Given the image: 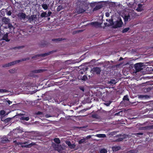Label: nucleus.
<instances>
[{
  "instance_id": "obj_1",
  "label": "nucleus",
  "mask_w": 153,
  "mask_h": 153,
  "mask_svg": "<svg viewBox=\"0 0 153 153\" xmlns=\"http://www.w3.org/2000/svg\"><path fill=\"white\" fill-rule=\"evenodd\" d=\"M86 10L85 4L82 3L78 4L75 10V13L77 14L82 13Z\"/></svg>"
},
{
  "instance_id": "obj_2",
  "label": "nucleus",
  "mask_w": 153,
  "mask_h": 153,
  "mask_svg": "<svg viewBox=\"0 0 153 153\" xmlns=\"http://www.w3.org/2000/svg\"><path fill=\"white\" fill-rule=\"evenodd\" d=\"M30 59V58L29 57L26 58H24L20 60H17L15 61H13L12 62L9 63L7 64H5L4 65H3L2 66L3 67L5 68L6 67H8L10 66H11L12 65H14L17 63H19V62L23 61H25L26 60H29Z\"/></svg>"
},
{
  "instance_id": "obj_3",
  "label": "nucleus",
  "mask_w": 153,
  "mask_h": 153,
  "mask_svg": "<svg viewBox=\"0 0 153 153\" xmlns=\"http://www.w3.org/2000/svg\"><path fill=\"white\" fill-rule=\"evenodd\" d=\"M123 24L122 20L120 19L119 20H117L114 22L113 25V27L116 29L118 27H121Z\"/></svg>"
},
{
  "instance_id": "obj_4",
  "label": "nucleus",
  "mask_w": 153,
  "mask_h": 153,
  "mask_svg": "<svg viewBox=\"0 0 153 153\" xmlns=\"http://www.w3.org/2000/svg\"><path fill=\"white\" fill-rule=\"evenodd\" d=\"M54 52V51H51L47 53H45L42 54H38L32 56L31 58L32 59H33L36 58L40 56L45 57L50 54H51Z\"/></svg>"
},
{
  "instance_id": "obj_5",
  "label": "nucleus",
  "mask_w": 153,
  "mask_h": 153,
  "mask_svg": "<svg viewBox=\"0 0 153 153\" xmlns=\"http://www.w3.org/2000/svg\"><path fill=\"white\" fill-rule=\"evenodd\" d=\"M143 65V64L141 62L138 63L134 65V68L136 72H139L142 70Z\"/></svg>"
},
{
  "instance_id": "obj_6",
  "label": "nucleus",
  "mask_w": 153,
  "mask_h": 153,
  "mask_svg": "<svg viewBox=\"0 0 153 153\" xmlns=\"http://www.w3.org/2000/svg\"><path fill=\"white\" fill-rule=\"evenodd\" d=\"M45 71V70L43 69H40L38 70H35L32 71H30V73L29 74V76L30 77L33 76V75L32 74V73H42Z\"/></svg>"
},
{
  "instance_id": "obj_7",
  "label": "nucleus",
  "mask_w": 153,
  "mask_h": 153,
  "mask_svg": "<svg viewBox=\"0 0 153 153\" xmlns=\"http://www.w3.org/2000/svg\"><path fill=\"white\" fill-rule=\"evenodd\" d=\"M17 16L21 19H24L26 17V14L23 13H19Z\"/></svg>"
},
{
  "instance_id": "obj_8",
  "label": "nucleus",
  "mask_w": 153,
  "mask_h": 153,
  "mask_svg": "<svg viewBox=\"0 0 153 153\" xmlns=\"http://www.w3.org/2000/svg\"><path fill=\"white\" fill-rule=\"evenodd\" d=\"M27 18L28 20L31 22L33 20H35V19H37L36 15H33L30 16H29L27 17Z\"/></svg>"
},
{
  "instance_id": "obj_9",
  "label": "nucleus",
  "mask_w": 153,
  "mask_h": 153,
  "mask_svg": "<svg viewBox=\"0 0 153 153\" xmlns=\"http://www.w3.org/2000/svg\"><path fill=\"white\" fill-rule=\"evenodd\" d=\"M9 140L8 138L6 137L1 138V142L2 143H5L7 142H9Z\"/></svg>"
},
{
  "instance_id": "obj_10",
  "label": "nucleus",
  "mask_w": 153,
  "mask_h": 153,
  "mask_svg": "<svg viewBox=\"0 0 153 153\" xmlns=\"http://www.w3.org/2000/svg\"><path fill=\"white\" fill-rule=\"evenodd\" d=\"M5 41L6 42H9L10 40L8 39V34L7 33L4 35L2 37V38L1 39Z\"/></svg>"
},
{
  "instance_id": "obj_11",
  "label": "nucleus",
  "mask_w": 153,
  "mask_h": 153,
  "mask_svg": "<svg viewBox=\"0 0 153 153\" xmlns=\"http://www.w3.org/2000/svg\"><path fill=\"white\" fill-rule=\"evenodd\" d=\"M93 71L97 74H100L101 72L100 68L98 67L94 68L93 69Z\"/></svg>"
},
{
  "instance_id": "obj_12",
  "label": "nucleus",
  "mask_w": 153,
  "mask_h": 153,
  "mask_svg": "<svg viewBox=\"0 0 153 153\" xmlns=\"http://www.w3.org/2000/svg\"><path fill=\"white\" fill-rule=\"evenodd\" d=\"M66 39H65V38H57V39H52V41L57 42L62 41V40H65Z\"/></svg>"
},
{
  "instance_id": "obj_13",
  "label": "nucleus",
  "mask_w": 153,
  "mask_h": 153,
  "mask_svg": "<svg viewBox=\"0 0 153 153\" xmlns=\"http://www.w3.org/2000/svg\"><path fill=\"white\" fill-rule=\"evenodd\" d=\"M2 21L5 24H8L10 22V19L8 18L4 17L2 19Z\"/></svg>"
},
{
  "instance_id": "obj_14",
  "label": "nucleus",
  "mask_w": 153,
  "mask_h": 153,
  "mask_svg": "<svg viewBox=\"0 0 153 153\" xmlns=\"http://www.w3.org/2000/svg\"><path fill=\"white\" fill-rule=\"evenodd\" d=\"M108 22L109 23V24H108L107 26L109 27L113 25L114 24L113 19H109Z\"/></svg>"
},
{
  "instance_id": "obj_15",
  "label": "nucleus",
  "mask_w": 153,
  "mask_h": 153,
  "mask_svg": "<svg viewBox=\"0 0 153 153\" xmlns=\"http://www.w3.org/2000/svg\"><path fill=\"white\" fill-rule=\"evenodd\" d=\"M120 147L119 146H113L112 147V149L113 151H116L119 150Z\"/></svg>"
},
{
  "instance_id": "obj_16",
  "label": "nucleus",
  "mask_w": 153,
  "mask_h": 153,
  "mask_svg": "<svg viewBox=\"0 0 153 153\" xmlns=\"http://www.w3.org/2000/svg\"><path fill=\"white\" fill-rule=\"evenodd\" d=\"M66 143L68 144V145L71 148H74L75 145L74 144H72L71 142L69 141H67L66 142Z\"/></svg>"
},
{
  "instance_id": "obj_17",
  "label": "nucleus",
  "mask_w": 153,
  "mask_h": 153,
  "mask_svg": "<svg viewBox=\"0 0 153 153\" xmlns=\"http://www.w3.org/2000/svg\"><path fill=\"white\" fill-rule=\"evenodd\" d=\"M96 136L97 137L101 138V137H106V135L104 134H97Z\"/></svg>"
},
{
  "instance_id": "obj_18",
  "label": "nucleus",
  "mask_w": 153,
  "mask_h": 153,
  "mask_svg": "<svg viewBox=\"0 0 153 153\" xmlns=\"http://www.w3.org/2000/svg\"><path fill=\"white\" fill-rule=\"evenodd\" d=\"M42 7L44 10H46L48 9V6L46 4H42Z\"/></svg>"
},
{
  "instance_id": "obj_19",
  "label": "nucleus",
  "mask_w": 153,
  "mask_h": 153,
  "mask_svg": "<svg viewBox=\"0 0 153 153\" xmlns=\"http://www.w3.org/2000/svg\"><path fill=\"white\" fill-rule=\"evenodd\" d=\"M102 7V5H97L96 7L94 8V10H96L99 9L101 8Z\"/></svg>"
},
{
  "instance_id": "obj_20",
  "label": "nucleus",
  "mask_w": 153,
  "mask_h": 153,
  "mask_svg": "<svg viewBox=\"0 0 153 153\" xmlns=\"http://www.w3.org/2000/svg\"><path fill=\"white\" fill-rule=\"evenodd\" d=\"M130 16L129 15H128L127 16H125L124 17V21L125 22H126L127 21L128 19H130Z\"/></svg>"
},
{
  "instance_id": "obj_21",
  "label": "nucleus",
  "mask_w": 153,
  "mask_h": 153,
  "mask_svg": "<svg viewBox=\"0 0 153 153\" xmlns=\"http://www.w3.org/2000/svg\"><path fill=\"white\" fill-rule=\"evenodd\" d=\"M29 118L28 117H22L20 119L21 120L28 121L29 120Z\"/></svg>"
},
{
  "instance_id": "obj_22",
  "label": "nucleus",
  "mask_w": 153,
  "mask_h": 153,
  "mask_svg": "<svg viewBox=\"0 0 153 153\" xmlns=\"http://www.w3.org/2000/svg\"><path fill=\"white\" fill-rule=\"evenodd\" d=\"M54 141L57 144H59L60 143V141L59 138H56L54 139Z\"/></svg>"
},
{
  "instance_id": "obj_23",
  "label": "nucleus",
  "mask_w": 153,
  "mask_h": 153,
  "mask_svg": "<svg viewBox=\"0 0 153 153\" xmlns=\"http://www.w3.org/2000/svg\"><path fill=\"white\" fill-rule=\"evenodd\" d=\"M2 39L0 40V45L1 46H4L5 43V42L3 41Z\"/></svg>"
},
{
  "instance_id": "obj_24",
  "label": "nucleus",
  "mask_w": 153,
  "mask_h": 153,
  "mask_svg": "<svg viewBox=\"0 0 153 153\" xmlns=\"http://www.w3.org/2000/svg\"><path fill=\"white\" fill-rule=\"evenodd\" d=\"M46 12H44L41 13V16L42 18L46 17Z\"/></svg>"
},
{
  "instance_id": "obj_25",
  "label": "nucleus",
  "mask_w": 153,
  "mask_h": 153,
  "mask_svg": "<svg viewBox=\"0 0 153 153\" xmlns=\"http://www.w3.org/2000/svg\"><path fill=\"white\" fill-rule=\"evenodd\" d=\"M130 28L129 27L126 28L122 30V32L123 33H125L127 32L128 31L130 30Z\"/></svg>"
},
{
  "instance_id": "obj_26",
  "label": "nucleus",
  "mask_w": 153,
  "mask_h": 153,
  "mask_svg": "<svg viewBox=\"0 0 153 153\" xmlns=\"http://www.w3.org/2000/svg\"><path fill=\"white\" fill-rule=\"evenodd\" d=\"M5 111L4 110H1L0 111V115L1 116H4L5 114Z\"/></svg>"
},
{
  "instance_id": "obj_27",
  "label": "nucleus",
  "mask_w": 153,
  "mask_h": 153,
  "mask_svg": "<svg viewBox=\"0 0 153 153\" xmlns=\"http://www.w3.org/2000/svg\"><path fill=\"white\" fill-rule=\"evenodd\" d=\"M25 47L24 46H19L17 47H16L13 48L14 49H20L22 48Z\"/></svg>"
},
{
  "instance_id": "obj_28",
  "label": "nucleus",
  "mask_w": 153,
  "mask_h": 153,
  "mask_svg": "<svg viewBox=\"0 0 153 153\" xmlns=\"http://www.w3.org/2000/svg\"><path fill=\"white\" fill-rule=\"evenodd\" d=\"M11 120V118L9 117V118H7L6 119H5L4 120V121L5 123H8L9 122H10Z\"/></svg>"
},
{
  "instance_id": "obj_29",
  "label": "nucleus",
  "mask_w": 153,
  "mask_h": 153,
  "mask_svg": "<svg viewBox=\"0 0 153 153\" xmlns=\"http://www.w3.org/2000/svg\"><path fill=\"white\" fill-rule=\"evenodd\" d=\"M9 91L6 89H0V93H6V92H8Z\"/></svg>"
},
{
  "instance_id": "obj_30",
  "label": "nucleus",
  "mask_w": 153,
  "mask_h": 153,
  "mask_svg": "<svg viewBox=\"0 0 153 153\" xmlns=\"http://www.w3.org/2000/svg\"><path fill=\"white\" fill-rule=\"evenodd\" d=\"M91 117L94 118H96L98 119L99 117V116L98 115L96 114H94L92 115Z\"/></svg>"
},
{
  "instance_id": "obj_31",
  "label": "nucleus",
  "mask_w": 153,
  "mask_h": 153,
  "mask_svg": "<svg viewBox=\"0 0 153 153\" xmlns=\"http://www.w3.org/2000/svg\"><path fill=\"white\" fill-rule=\"evenodd\" d=\"M63 9V7L61 5H59L58 6L57 8V11H59Z\"/></svg>"
},
{
  "instance_id": "obj_32",
  "label": "nucleus",
  "mask_w": 153,
  "mask_h": 153,
  "mask_svg": "<svg viewBox=\"0 0 153 153\" xmlns=\"http://www.w3.org/2000/svg\"><path fill=\"white\" fill-rule=\"evenodd\" d=\"M107 150L105 149H101L100 152V153H107Z\"/></svg>"
},
{
  "instance_id": "obj_33",
  "label": "nucleus",
  "mask_w": 153,
  "mask_h": 153,
  "mask_svg": "<svg viewBox=\"0 0 153 153\" xmlns=\"http://www.w3.org/2000/svg\"><path fill=\"white\" fill-rule=\"evenodd\" d=\"M91 24L94 26H97L99 25V23L97 22H91Z\"/></svg>"
},
{
  "instance_id": "obj_34",
  "label": "nucleus",
  "mask_w": 153,
  "mask_h": 153,
  "mask_svg": "<svg viewBox=\"0 0 153 153\" xmlns=\"http://www.w3.org/2000/svg\"><path fill=\"white\" fill-rule=\"evenodd\" d=\"M123 100L128 101L129 99L128 98V96L127 95L124 96L123 98Z\"/></svg>"
},
{
  "instance_id": "obj_35",
  "label": "nucleus",
  "mask_w": 153,
  "mask_h": 153,
  "mask_svg": "<svg viewBox=\"0 0 153 153\" xmlns=\"http://www.w3.org/2000/svg\"><path fill=\"white\" fill-rule=\"evenodd\" d=\"M142 7V4H139L138 5V7L137 9V10L138 11H140V7Z\"/></svg>"
},
{
  "instance_id": "obj_36",
  "label": "nucleus",
  "mask_w": 153,
  "mask_h": 153,
  "mask_svg": "<svg viewBox=\"0 0 153 153\" xmlns=\"http://www.w3.org/2000/svg\"><path fill=\"white\" fill-rule=\"evenodd\" d=\"M82 30H78L75 31H74L73 32V34H75L78 33L80 32H82Z\"/></svg>"
},
{
  "instance_id": "obj_37",
  "label": "nucleus",
  "mask_w": 153,
  "mask_h": 153,
  "mask_svg": "<svg viewBox=\"0 0 153 153\" xmlns=\"http://www.w3.org/2000/svg\"><path fill=\"white\" fill-rule=\"evenodd\" d=\"M85 140L84 139H81L78 141V143L79 144H82L85 142Z\"/></svg>"
},
{
  "instance_id": "obj_38",
  "label": "nucleus",
  "mask_w": 153,
  "mask_h": 153,
  "mask_svg": "<svg viewBox=\"0 0 153 153\" xmlns=\"http://www.w3.org/2000/svg\"><path fill=\"white\" fill-rule=\"evenodd\" d=\"M124 139V138L120 137L118 138L116 141L118 142L122 141Z\"/></svg>"
},
{
  "instance_id": "obj_39",
  "label": "nucleus",
  "mask_w": 153,
  "mask_h": 153,
  "mask_svg": "<svg viewBox=\"0 0 153 153\" xmlns=\"http://www.w3.org/2000/svg\"><path fill=\"white\" fill-rule=\"evenodd\" d=\"M123 113V112L122 111H120L118 113H116L114 115H119V116H122V114H120V113H121L122 114Z\"/></svg>"
},
{
  "instance_id": "obj_40",
  "label": "nucleus",
  "mask_w": 153,
  "mask_h": 153,
  "mask_svg": "<svg viewBox=\"0 0 153 153\" xmlns=\"http://www.w3.org/2000/svg\"><path fill=\"white\" fill-rule=\"evenodd\" d=\"M52 14V12L50 11H48V14H47L46 17L50 16Z\"/></svg>"
},
{
  "instance_id": "obj_41",
  "label": "nucleus",
  "mask_w": 153,
  "mask_h": 153,
  "mask_svg": "<svg viewBox=\"0 0 153 153\" xmlns=\"http://www.w3.org/2000/svg\"><path fill=\"white\" fill-rule=\"evenodd\" d=\"M9 72L11 73H13L15 72V70L14 69H10L9 71Z\"/></svg>"
},
{
  "instance_id": "obj_42",
  "label": "nucleus",
  "mask_w": 153,
  "mask_h": 153,
  "mask_svg": "<svg viewBox=\"0 0 153 153\" xmlns=\"http://www.w3.org/2000/svg\"><path fill=\"white\" fill-rule=\"evenodd\" d=\"M79 89L81 90L82 92H84L85 91V89L84 87L83 86H80L79 87Z\"/></svg>"
},
{
  "instance_id": "obj_43",
  "label": "nucleus",
  "mask_w": 153,
  "mask_h": 153,
  "mask_svg": "<svg viewBox=\"0 0 153 153\" xmlns=\"http://www.w3.org/2000/svg\"><path fill=\"white\" fill-rule=\"evenodd\" d=\"M147 95H140L139 96V97L140 98H144V97H146Z\"/></svg>"
},
{
  "instance_id": "obj_44",
  "label": "nucleus",
  "mask_w": 153,
  "mask_h": 153,
  "mask_svg": "<svg viewBox=\"0 0 153 153\" xmlns=\"http://www.w3.org/2000/svg\"><path fill=\"white\" fill-rule=\"evenodd\" d=\"M87 79V77L86 76L84 75V76L82 78V80H85Z\"/></svg>"
},
{
  "instance_id": "obj_45",
  "label": "nucleus",
  "mask_w": 153,
  "mask_h": 153,
  "mask_svg": "<svg viewBox=\"0 0 153 153\" xmlns=\"http://www.w3.org/2000/svg\"><path fill=\"white\" fill-rule=\"evenodd\" d=\"M111 102H109L107 103H104V104L105 105H106L107 106H109L110 104L111 103Z\"/></svg>"
},
{
  "instance_id": "obj_46",
  "label": "nucleus",
  "mask_w": 153,
  "mask_h": 153,
  "mask_svg": "<svg viewBox=\"0 0 153 153\" xmlns=\"http://www.w3.org/2000/svg\"><path fill=\"white\" fill-rule=\"evenodd\" d=\"M127 153H135V151L134 150H130Z\"/></svg>"
},
{
  "instance_id": "obj_47",
  "label": "nucleus",
  "mask_w": 153,
  "mask_h": 153,
  "mask_svg": "<svg viewBox=\"0 0 153 153\" xmlns=\"http://www.w3.org/2000/svg\"><path fill=\"white\" fill-rule=\"evenodd\" d=\"M35 144V143H31L30 144H29V145H27V146H26V147H30V145H31L32 146H33Z\"/></svg>"
},
{
  "instance_id": "obj_48",
  "label": "nucleus",
  "mask_w": 153,
  "mask_h": 153,
  "mask_svg": "<svg viewBox=\"0 0 153 153\" xmlns=\"http://www.w3.org/2000/svg\"><path fill=\"white\" fill-rule=\"evenodd\" d=\"M135 134L136 135H142L143 134V133H141V132L138 133H136V134Z\"/></svg>"
},
{
  "instance_id": "obj_49",
  "label": "nucleus",
  "mask_w": 153,
  "mask_h": 153,
  "mask_svg": "<svg viewBox=\"0 0 153 153\" xmlns=\"http://www.w3.org/2000/svg\"><path fill=\"white\" fill-rule=\"evenodd\" d=\"M42 114V112L40 111H38L36 113V114L37 115H40Z\"/></svg>"
},
{
  "instance_id": "obj_50",
  "label": "nucleus",
  "mask_w": 153,
  "mask_h": 153,
  "mask_svg": "<svg viewBox=\"0 0 153 153\" xmlns=\"http://www.w3.org/2000/svg\"><path fill=\"white\" fill-rule=\"evenodd\" d=\"M109 15H110V14L108 12H106L105 13V16L107 17H108L109 16Z\"/></svg>"
},
{
  "instance_id": "obj_51",
  "label": "nucleus",
  "mask_w": 153,
  "mask_h": 153,
  "mask_svg": "<svg viewBox=\"0 0 153 153\" xmlns=\"http://www.w3.org/2000/svg\"><path fill=\"white\" fill-rule=\"evenodd\" d=\"M111 5L112 6H115V3L113 2H111Z\"/></svg>"
},
{
  "instance_id": "obj_52",
  "label": "nucleus",
  "mask_w": 153,
  "mask_h": 153,
  "mask_svg": "<svg viewBox=\"0 0 153 153\" xmlns=\"http://www.w3.org/2000/svg\"><path fill=\"white\" fill-rule=\"evenodd\" d=\"M7 14L8 15L10 16L11 14V13L10 11H9L7 12Z\"/></svg>"
},
{
  "instance_id": "obj_53",
  "label": "nucleus",
  "mask_w": 153,
  "mask_h": 153,
  "mask_svg": "<svg viewBox=\"0 0 153 153\" xmlns=\"http://www.w3.org/2000/svg\"><path fill=\"white\" fill-rule=\"evenodd\" d=\"M7 102L8 103V104H9V105H10L12 103V102L10 101L9 100L7 101Z\"/></svg>"
},
{
  "instance_id": "obj_54",
  "label": "nucleus",
  "mask_w": 153,
  "mask_h": 153,
  "mask_svg": "<svg viewBox=\"0 0 153 153\" xmlns=\"http://www.w3.org/2000/svg\"><path fill=\"white\" fill-rule=\"evenodd\" d=\"M96 2H94V3H91V6H94L95 5H96Z\"/></svg>"
},
{
  "instance_id": "obj_55",
  "label": "nucleus",
  "mask_w": 153,
  "mask_h": 153,
  "mask_svg": "<svg viewBox=\"0 0 153 153\" xmlns=\"http://www.w3.org/2000/svg\"><path fill=\"white\" fill-rule=\"evenodd\" d=\"M91 137V136L90 135H88V136H87V137H86V138L87 139L90 138Z\"/></svg>"
},
{
  "instance_id": "obj_56",
  "label": "nucleus",
  "mask_w": 153,
  "mask_h": 153,
  "mask_svg": "<svg viewBox=\"0 0 153 153\" xmlns=\"http://www.w3.org/2000/svg\"><path fill=\"white\" fill-rule=\"evenodd\" d=\"M123 58H122V57H120L119 59V61H121L122 60H123Z\"/></svg>"
},
{
  "instance_id": "obj_57",
  "label": "nucleus",
  "mask_w": 153,
  "mask_h": 153,
  "mask_svg": "<svg viewBox=\"0 0 153 153\" xmlns=\"http://www.w3.org/2000/svg\"><path fill=\"white\" fill-rule=\"evenodd\" d=\"M104 25H105V26H107V25H108V24H107V23H104Z\"/></svg>"
},
{
  "instance_id": "obj_58",
  "label": "nucleus",
  "mask_w": 153,
  "mask_h": 153,
  "mask_svg": "<svg viewBox=\"0 0 153 153\" xmlns=\"http://www.w3.org/2000/svg\"><path fill=\"white\" fill-rule=\"evenodd\" d=\"M80 73V74H83V72L82 71H81Z\"/></svg>"
},
{
  "instance_id": "obj_59",
  "label": "nucleus",
  "mask_w": 153,
  "mask_h": 153,
  "mask_svg": "<svg viewBox=\"0 0 153 153\" xmlns=\"http://www.w3.org/2000/svg\"><path fill=\"white\" fill-rule=\"evenodd\" d=\"M50 18L49 17H48V21L50 20Z\"/></svg>"
},
{
  "instance_id": "obj_60",
  "label": "nucleus",
  "mask_w": 153,
  "mask_h": 153,
  "mask_svg": "<svg viewBox=\"0 0 153 153\" xmlns=\"http://www.w3.org/2000/svg\"><path fill=\"white\" fill-rule=\"evenodd\" d=\"M45 45H46V44H43V45H42V46H43V47H44Z\"/></svg>"
},
{
  "instance_id": "obj_61",
  "label": "nucleus",
  "mask_w": 153,
  "mask_h": 153,
  "mask_svg": "<svg viewBox=\"0 0 153 153\" xmlns=\"http://www.w3.org/2000/svg\"><path fill=\"white\" fill-rule=\"evenodd\" d=\"M108 20H109V19H106V21H108Z\"/></svg>"
},
{
  "instance_id": "obj_62",
  "label": "nucleus",
  "mask_w": 153,
  "mask_h": 153,
  "mask_svg": "<svg viewBox=\"0 0 153 153\" xmlns=\"http://www.w3.org/2000/svg\"><path fill=\"white\" fill-rule=\"evenodd\" d=\"M110 83H113V82H112L111 81H110Z\"/></svg>"
},
{
  "instance_id": "obj_63",
  "label": "nucleus",
  "mask_w": 153,
  "mask_h": 153,
  "mask_svg": "<svg viewBox=\"0 0 153 153\" xmlns=\"http://www.w3.org/2000/svg\"><path fill=\"white\" fill-rule=\"evenodd\" d=\"M1 1L0 0V4L1 3Z\"/></svg>"
},
{
  "instance_id": "obj_64",
  "label": "nucleus",
  "mask_w": 153,
  "mask_h": 153,
  "mask_svg": "<svg viewBox=\"0 0 153 153\" xmlns=\"http://www.w3.org/2000/svg\"><path fill=\"white\" fill-rule=\"evenodd\" d=\"M152 48H153V46L152 47Z\"/></svg>"
}]
</instances>
